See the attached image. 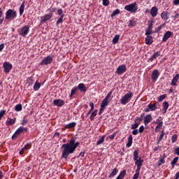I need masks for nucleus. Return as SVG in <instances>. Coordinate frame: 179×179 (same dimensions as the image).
I'll return each instance as SVG.
<instances>
[{
    "label": "nucleus",
    "mask_w": 179,
    "mask_h": 179,
    "mask_svg": "<svg viewBox=\"0 0 179 179\" xmlns=\"http://www.w3.org/2000/svg\"><path fill=\"white\" fill-rule=\"evenodd\" d=\"M74 138H72L68 143L63 144L62 145V156L63 159H68V156L72 155L76 150V148L79 146L80 143L76 142Z\"/></svg>",
    "instance_id": "nucleus-1"
},
{
    "label": "nucleus",
    "mask_w": 179,
    "mask_h": 179,
    "mask_svg": "<svg viewBox=\"0 0 179 179\" xmlns=\"http://www.w3.org/2000/svg\"><path fill=\"white\" fill-rule=\"evenodd\" d=\"M17 16L16 11L12 9H9L6 13V20H13Z\"/></svg>",
    "instance_id": "nucleus-2"
},
{
    "label": "nucleus",
    "mask_w": 179,
    "mask_h": 179,
    "mask_svg": "<svg viewBox=\"0 0 179 179\" xmlns=\"http://www.w3.org/2000/svg\"><path fill=\"white\" fill-rule=\"evenodd\" d=\"M124 9L128 12H131V13H136L138 10V6H136V2L125 6Z\"/></svg>",
    "instance_id": "nucleus-3"
},
{
    "label": "nucleus",
    "mask_w": 179,
    "mask_h": 179,
    "mask_svg": "<svg viewBox=\"0 0 179 179\" xmlns=\"http://www.w3.org/2000/svg\"><path fill=\"white\" fill-rule=\"evenodd\" d=\"M133 96H134V94L132 92H130L129 94H126L120 99L121 104L125 105L127 103H129V101H131V99H132Z\"/></svg>",
    "instance_id": "nucleus-4"
},
{
    "label": "nucleus",
    "mask_w": 179,
    "mask_h": 179,
    "mask_svg": "<svg viewBox=\"0 0 179 179\" xmlns=\"http://www.w3.org/2000/svg\"><path fill=\"white\" fill-rule=\"evenodd\" d=\"M24 132H27V128H24L23 127H20L15 134L12 136V139H16L20 135V134H23Z\"/></svg>",
    "instance_id": "nucleus-5"
},
{
    "label": "nucleus",
    "mask_w": 179,
    "mask_h": 179,
    "mask_svg": "<svg viewBox=\"0 0 179 179\" xmlns=\"http://www.w3.org/2000/svg\"><path fill=\"white\" fill-rule=\"evenodd\" d=\"M108 103H110V101H108V99L107 98H105L101 103V108L99 110V115H101V114H103V112L104 111V110H106V108L107 107V106H108Z\"/></svg>",
    "instance_id": "nucleus-6"
},
{
    "label": "nucleus",
    "mask_w": 179,
    "mask_h": 179,
    "mask_svg": "<svg viewBox=\"0 0 179 179\" xmlns=\"http://www.w3.org/2000/svg\"><path fill=\"white\" fill-rule=\"evenodd\" d=\"M124 72H127V65L122 64L117 67L116 71V73H117V75H122Z\"/></svg>",
    "instance_id": "nucleus-7"
},
{
    "label": "nucleus",
    "mask_w": 179,
    "mask_h": 179,
    "mask_svg": "<svg viewBox=\"0 0 179 179\" xmlns=\"http://www.w3.org/2000/svg\"><path fill=\"white\" fill-rule=\"evenodd\" d=\"M51 62H52V57L48 56L41 61V65H50Z\"/></svg>",
    "instance_id": "nucleus-8"
},
{
    "label": "nucleus",
    "mask_w": 179,
    "mask_h": 179,
    "mask_svg": "<svg viewBox=\"0 0 179 179\" xmlns=\"http://www.w3.org/2000/svg\"><path fill=\"white\" fill-rule=\"evenodd\" d=\"M3 68L5 73H9L12 69V64L8 62L3 63Z\"/></svg>",
    "instance_id": "nucleus-9"
},
{
    "label": "nucleus",
    "mask_w": 179,
    "mask_h": 179,
    "mask_svg": "<svg viewBox=\"0 0 179 179\" xmlns=\"http://www.w3.org/2000/svg\"><path fill=\"white\" fill-rule=\"evenodd\" d=\"M52 17V13L46 14L43 17H41V22L42 23H44L47 22L48 20H50Z\"/></svg>",
    "instance_id": "nucleus-10"
},
{
    "label": "nucleus",
    "mask_w": 179,
    "mask_h": 179,
    "mask_svg": "<svg viewBox=\"0 0 179 179\" xmlns=\"http://www.w3.org/2000/svg\"><path fill=\"white\" fill-rule=\"evenodd\" d=\"M29 26L23 27L21 29V36H22V37H26V36H27V34H29Z\"/></svg>",
    "instance_id": "nucleus-11"
},
{
    "label": "nucleus",
    "mask_w": 179,
    "mask_h": 179,
    "mask_svg": "<svg viewBox=\"0 0 179 179\" xmlns=\"http://www.w3.org/2000/svg\"><path fill=\"white\" fill-rule=\"evenodd\" d=\"M53 104L55 106H57V107H62V106H64V104H65V101H64V100H62V99H55L53 101Z\"/></svg>",
    "instance_id": "nucleus-12"
},
{
    "label": "nucleus",
    "mask_w": 179,
    "mask_h": 179,
    "mask_svg": "<svg viewBox=\"0 0 179 179\" xmlns=\"http://www.w3.org/2000/svg\"><path fill=\"white\" fill-rule=\"evenodd\" d=\"M171 36H173V32L170 31H166L164 35V37H163V39H162V41L164 42H166L169 40V38L170 37H171Z\"/></svg>",
    "instance_id": "nucleus-13"
},
{
    "label": "nucleus",
    "mask_w": 179,
    "mask_h": 179,
    "mask_svg": "<svg viewBox=\"0 0 179 179\" xmlns=\"http://www.w3.org/2000/svg\"><path fill=\"white\" fill-rule=\"evenodd\" d=\"M178 79H179V74H176V76L173 77L171 83V86H177V83L178 82Z\"/></svg>",
    "instance_id": "nucleus-14"
},
{
    "label": "nucleus",
    "mask_w": 179,
    "mask_h": 179,
    "mask_svg": "<svg viewBox=\"0 0 179 179\" xmlns=\"http://www.w3.org/2000/svg\"><path fill=\"white\" fill-rule=\"evenodd\" d=\"M158 10H159L157 8V7H152L150 10L151 16H152V17H156V16H157Z\"/></svg>",
    "instance_id": "nucleus-15"
},
{
    "label": "nucleus",
    "mask_w": 179,
    "mask_h": 179,
    "mask_svg": "<svg viewBox=\"0 0 179 179\" xmlns=\"http://www.w3.org/2000/svg\"><path fill=\"white\" fill-rule=\"evenodd\" d=\"M152 115H147L144 117V124H145V125H148V124H149V122H150L152 121Z\"/></svg>",
    "instance_id": "nucleus-16"
},
{
    "label": "nucleus",
    "mask_w": 179,
    "mask_h": 179,
    "mask_svg": "<svg viewBox=\"0 0 179 179\" xmlns=\"http://www.w3.org/2000/svg\"><path fill=\"white\" fill-rule=\"evenodd\" d=\"M152 43H153V36H147V37L145 38V44H147V45H150V44H152Z\"/></svg>",
    "instance_id": "nucleus-17"
},
{
    "label": "nucleus",
    "mask_w": 179,
    "mask_h": 179,
    "mask_svg": "<svg viewBox=\"0 0 179 179\" xmlns=\"http://www.w3.org/2000/svg\"><path fill=\"white\" fill-rule=\"evenodd\" d=\"M158 78H159V71L155 70L152 74V80H157Z\"/></svg>",
    "instance_id": "nucleus-18"
},
{
    "label": "nucleus",
    "mask_w": 179,
    "mask_h": 179,
    "mask_svg": "<svg viewBox=\"0 0 179 179\" xmlns=\"http://www.w3.org/2000/svg\"><path fill=\"white\" fill-rule=\"evenodd\" d=\"M77 89H79L80 92H87V88L85 87V84L83 83H80L77 87Z\"/></svg>",
    "instance_id": "nucleus-19"
},
{
    "label": "nucleus",
    "mask_w": 179,
    "mask_h": 179,
    "mask_svg": "<svg viewBox=\"0 0 179 179\" xmlns=\"http://www.w3.org/2000/svg\"><path fill=\"white\" fill-rule=\"evenodd\" d=\"M169 15H170V13L169 12H163L161 14V17L162 19H163L164 20H169Z\"/></svg>",
    "instance_id": "nucleus-20"
},
{
    "label": "nucleus",
    "mask_w": 179,
    "mask_h": 179,
    "mask_svg": "<svg viewBox=\"0 0 179 179\" xmlns=\"http://www.w3.org/2000/svg\"><path fill=\"white\" fill-rule=\"evenodd\" d=\"M135 164L137 167H142V164H143V159H142V157H140L139 159H136Z\"/></svg>",
    "instance_id": "nucleus-21"
},
{
    "label": "nucleus",
    "mask_w": 179,
    "mask_h": 179,
    "mask_svg": "<svg viewBox=\"0 0 179 179\" xmlns=\"http://www.w3.org/2000/svg\"><path fill=\"white\" fill-rule=\"evenodd\" d=\"M148 107L150 109V111H155L156 108H157V105H156V103L155 104L150 103L148 105Z\"/></svg>",
    "instance_id": "nucleus-22"
},
{
    "label": "nucleus",
    "mask_w": 179,
    "mask_h": 179,
    "mask_svg": "<svg viewBox=\"0 0 179 179\" xmlns=\"http://www.w3.org/2000/svg\"><path fill=\"white\" fill-rule=\"evenodd\" d=\"M162 107H163L162 110L164 111V114H165V113H167V109L169 108V102L167 101L164 102L162 104Z\"/></svg>",
    "instance_id": "nucleus-23"
},
{
    "label": "nucleus",
    "mask_w": 179,
    "mask_h": 179,
    "mask_svg": "<svg viewBox=\"0 0 179 179\" xmlns=\"http://www.w3.org/2000/svg\"><path fill=\"white\" fill-rule=\"evenodd\" d=\"M76 127V122H73L71 123H69L65 126V128L66 129H71V128H75Z\"/></svg>",
    "instance_id": "nucleus-24"
},
{
    "label": "nucleus",
    "mask_w": 179,
    "mask_h": 179,
    "mask_svg": "<svg viewBox=\"0 0 179 179\" xmlns=\"http://www.w3.org/2000/svg\"><path fill=\"white\" fill-rule=\"evenodd\" d=\"M117 173H118V169H117V168H115L111 172L110 175L108 176V178H113V177H115L117 175Z\"/></svg>",
    "instance_id": "nucleus-25"
},
{
    "label": "nucleus",
    "mask_w": 179,
    "mask_h": 179,
    "mask_svg": "<svg viewBox=\"0 0 179 179\" xmlns=\"http://www.w3.org/2000/svg\"><path fill=\"white\" fill-rule=\"evenodd\" d=\"M157 57H160V52H157L154 55H152V56L150 59V61H154L155 59H156V58H157Z\"/></svg>",
    "instance_id": "nucleus-26"
},
{
    "label": "nucleus",
    "mask_w": 179,
    "mask_h": 179,
    "mask_svg": "<svg viewBox=\"0 0 179 179\" xmlns=\"http://www.w3.org/2000/svg\"><path fill=\"white\" fill-rule=\"evenodd\" d=\"M16 122V119L8 118V120L6 122V125H13Z\"/></svg>",
    "instance_id": "nucleus-27"
},
{
    "label": "nucleus",
    "mask_w": 179,
    "mask_h": 179,
    "mask_svg": "<svg viewBox=\"0 0 179 179\" xmlns=\"http://www.w3.org/2000/svg\"><path fill=\"white\" fill-rule=\"evenodd\" d=\"M41 86V84L38 83V81H36L34 85V90H35V92H37V90L40 89Z\"/></svg>",
    "instance_id": "nucleus-28"
},
{
    "label": "nucleus",
    "mask_w": 179,
    "mask_h": 179,
    "mask_svg": "<svg viewBox=\"0 0 179 179\" xmlns=\"http://www.w3.org/2000/svg\"><path fill=\"white\" fill-rule=\"evenodd\" d=\"M132 135H130L129 136V138H128V142H127V148H131V146H132Z\"/></svg>",
    "instance_id": "nucleus-29"
},
{
    "label": "nucleus",
    "mask_w": 179,
    "mask_h": 179,
    "mask_svg": "<svg viewBox=\"0 0 179 179\" xmlns=\"http://www.w3.org/2000/svg\"><path fill=\"white\" fill-rule=\"evenodd\" d=\"M133 156H134V162L136 161V160H138V157H139V152H138V150H135V151L134 152Z\"/></svg>",
    "instance_id": "nucleus-30"
},
{
    "label": "nucleus",
    "mask_w": 179,
    "mask_h": 179,
    "mask_svg": "<svg viewBox=\"0 0 179 179\" xmlns=\"http://www.w3.org/2000/svg\"><path fill=\"white\" fill-rule=\"evenodd\" d=\"M23 12H24V2H22L20 7V15L22 16L23 15Z\"/></svg>",
    "instance_id": "nucleus-31"
},
{
    "label": "nucleus",
    "mask_w": 179,
    "mask_h": 179,
    "mask_svg": "<svg viewBox=\"0 0 179 179\" xmlns=\"http://www.w3.org/2000/svg\"><path fill=\"white\" fill-rule=\"evenodd\" d=\"M106 136H103L97 142H96V145L99 146V145H101V143H104V139Z\"/></svg>",
    "instance_id": "nucleus-32"
},
{
    "label": "nucleus",
    "mask_w": 179,
    "mask_h": 179,
    "mask_svg": "<svg viewBox=\"0 0 179 179\" xmlns=\"http://www.w3.org/2000/svg\"><path fill=\"white\" fill-rule=\"evenodd\" d=\"M118 40H120V35H115L113 39V44H117Z\"/></svg>",
    "instance_id": "nucleus-33"
},
{
    "label": "nucleus",
    "mask_w": 179,
    "mask_h": 179,
    "mask_svg": "<svg viewBox=\"0 0 179 179\" xmlns=\"http://www.w3.org/2000/svg\"><path fill=\"white\" fill-rule=\"evenodd\" d=\"M178 159H179V157H175V158L172 160L171 164L173 166V167H174V166H176V164H177V162H178Z\"/></svg>",
    "instance_id": "nucleus-34"
},
{
    "label": "nucleus",
    "mask_w": 179,
    "mask_h": 179,
    "mask_svg": "<svg viewBox=\"0 0 179 179\" xmlns=\"http://www.w3.org/2000/svg\"><path fill=\"white\" fill-rule=\"evenodd\" d=\"M129 27H134V26H136V22L132 20H130L129 21Z\"/></svg>",
    "instance_id": "nucleus-35"
},
{
    "label": "nucleus",
    "mask_w": 179,
    "mask_h": 179,
    "mask_svg": "<svg viewBox=\"0 0 179 179\" xmlns=\"http://www.w3.org/2000/svg\"><path fill=\"white\" fill-rule=\"evenodd\" d=\"M96 115H97V110H95L94 112H92L90 116L91 121H94V117H96Z\"/></svg>",
    "instance_id": "nucleus-36"
},
{
    "label": "nucleus",
    "mask_w": 179,
    "mask_h": 179,
    "mask_svg": "<svg viewBox=\"0 0 179 179\" xmlns=\"http://www.w3.org/2000/svg\"><path fill=\"white\" fill-rule=\"evenodd\" d=\"M120 9H116L115 10L112 14H111V17H114V16H117V15H120Z\"/></svg>",
    "instance_id": "nucleus-37"
},
{
    "label": "nucleus",
    "mask_w": 179,
    "mask_h": 179,
    "mask_svg": "<svg viewBox=\"0 0 179 179\" xmlns=\"http://www.w3.org/2000/svg\"><path fill=\"white\" fill-rule=\"evenodd\" d=\"M166 25V24H162V25H160L159 27L155 28V33H159V31H160L162 30V29H163V27Z\"/></svg>",
    "instance_id": "nucleus-38"
},
{
    "label": "nucleus",
    "mask_w": 179,
    "mask_h": 179,
    "mask_svg": "<svg viewBox=\"0 0 179 179\" xmlns=\"http://www.w3.org/2000/svg\"><path fill=\"white\" fill-rule=\"evenodd\" d=\"M57 13L59 16H60V17H64L65 16V15H64V10H62V8L59 9L57 10Z\"/></svg>",
    "instance_id": "nucleus-39"
},
{
    "label": "nucleus",
    "mask_w": 179,
    "mask_h": 179,
    "mask_svg": "<svg viewBox=\"0 0 179 179\" xmlns=\"http://www.w3.org/2000/svg\"><path fill=\"white\" fill-rule=\"evenodd\" d=\"M15 111H22V104H17L15 107Z\"/></svg>",
    "instance_id": "nucleus-40"
},
{
    "label": "nucleus",
    "mask_w": 179,
    "mask_h": 179,
    "mask_svg": "<svg viewBox=\"0 0 179 179\" xmlns=\"http://www.w3.org/2000/svg\"><path fill=\"white\" fill-rule=\"evenodd\" d=\"M140 124H141L140 122H135L134 124H132V125H131V129H136V128H138Z\"/></svg>",
    "instance_id": "nucleus-41"
},
{
    "label": "nucleus",
    "mask_w": 179,
    "mask_h": 179,
    "mask_svg": "<svg viewBox=\"0 0 179 179\" xmlns=\"http://www.w3.org/2000/svg\"><path fill=\"white\" fill-rule=\"evenodd\" d=\"M77 90H78V87H74V88H73V89L71 90V93L70 97H72V96H73V94H74L75 93H76Z\"/></svg>",
    "instance_id": "nucleus-42"
},
{
    "label": "nucleus",
    "mask_w": 179,
    "mask_h": 179,
    "mask_svg": "<svg viewBox=\"0 0 179 179\" xmlns=\"http://www.w3.org/2000/svg\"><path fill=\"white\" fill-rule=\"evenodd\" d=\"M164 136V131H162L158 139V142H161V141H163Z\"/></svg>",
    "instance_id": "nucleus-43"
},
{
    "label": "nucleus",
    "mask_w": 179,
    "mask_h": 179,
    "mask_svg": "<svg viewBox=\"0 0 179 179\" xmlns=\"http://www.w3.org/2000/svg\"><path fill=\"white\" fill-rule=\"evenodd\" d=\"M64 22V17H60L58 20L57 21V26H58L59 24H60V23H63Z\"/></svg>",
    "instance_id": "nucleus-44"
},
{
    "label": "nucleus",
    "mask_w": 179,
    "mask_h": 179,
    "mask_svg": "<svg viewBox=\"0 0 179 179\" xmlns=\"http://www.w3.org/2000/svg\"><path fill=\"white\" fill-rule=\"evenodd\" d=\"M166 99V94H162L158 97V101H163Z\"/></svg>",
    "instance_id": "nucleus-45"
},
{
    "label": "nucleus",
    "mask_w": 179,
    "mask_h": 179,
    "mask_svg": "<svg viewBox=\"0 0 179 179\" xmlns=\"http://www.w3.org/2000/svg\"><path fill=\"white\" fill-rule=\"evenodd\" d=\"M103 5L104 6H108L110 5V1L109 0H103Z\"/></svg>",
    "instance_id": "nucleus-46"
},
{
    "label": "nucleus",
    "mask_w": 179,
    "mask_h": 179,
    "mask_svg": "<svg viewBox=\"0 0 179 179\" xmlns=\"http://www.w3.org/2000/svg\"><path fill=\"white\" fill-rule=\"evenodd\" d=\"M166 162L164 161V158H162L158 163V166H160L162 164H164Z\"/></svg>",
    "instance_id": "nucleus-47"
},
{
    "label": "nucleus",
    "mask_w": 179,
    "mask_h": 179,
    "mask_svg": "<svg viewBox=\"0 0 179 179\" xmlns=\"http://www.w3.org/2000/svg\"><path fill=\"white\" fill-rule=\"evenodd\" d=\"M31 148V143H28L24 147V149L26 150H29Z\"/></svg>",
    "instance_id": "nucleus-48"
},
{
    "label": "nucleus",
    "mask_w": 179,
    "mask_h": 179,
    "mask_svg": "<svg viewBox=\"0 0 179 179\" xmlns=\"http://www.w3.org/2000/svg\"><path fill=\"white\" fill-rule=\"evenodd\" d=\"M175 142H177V135L176 134L172 136V143H174Z\"/></svg>",
    "instance_id": "nucleus-49"
},
{
    "label": "nucleus",
    "mask_w": 179,
    "mask_h": 179,
    "mask_svg": "<svg viewBox=\"0 0 179 179\" xmlns=\"http://www.w3.org/2000/svg\"><path fill=\"white\" fill-rule=\"evenodd\" d=\"M134 121H135V122H140V124H141V121H142V117H136Z\"/></svg>",
    "instance_id": "nucleus-50"
},
{
    "label": "nucleus",
    "mask_w": 179,
    "mask_h": 179,
    "mask_svg": "<svg viewBox=\"0 0 179 179\" xmlns=\"http://www.w3.org/2000/svg\"><path fill=\"white\" fill-rule=\"evenodd\" d=\"M6 113V110H1L0 112V120H2V117H3V115Z\"/></svg>",
    "instance_id": "nucleus-51"
},
{
    "label": "nucleus",
    "mask_w": 179,
    "mask_h": 179,
    "mask_svg": "<svg viewBox=\"0 0 179 179\" xmlns=\"http://www.w3.org/2000/svg\"><path fill=\"white\" fill-rule=\"evenodd\" d=\"M145 131V127L143 126H141L138 130L140 134H142Z\"/></svg>",
    "instance_id": "nucleus-52"
},
{
    "label": "nucleus",
    "mask_w": 179,
    "mask_h": 179,
    "mask_svg": "<svg viewBox=\"0 0 179 179\" xmlns=\"http://www.w3.org/2000/svg\"><path fill=\"white\" fill-rule=\"evenodd\" d=\"M163 127V122H158V125L156 127V128H158V129H160Z\"/></svg>",
    "instance_id": "nucleus-53"
},
{
    "label": "nucleus",
    "mask_w": 179,
    "mask_h": 179,
    "mask_svg": "<svg viewBox=\"0 0 179 179\" xmlns=\"http://www.w3.org/2000/svg\"><path fill=\"white\" fill-rule=\"evenodd\" d=\"M153 34V31H149V29H147L145 32V36H150V34Z\"/></svg>",
    "instance_id": "nucleus-54"
},
{
    "label": "nucleus",
    "mask_w": 179,
    "mask_h": 179,
    "mask_svg": "<svg viewBox=\"0 0 179 179\" xmlns=\"http://www.w3.org/2000/svg\"><path fill=\"white\" fill-rule=\"evenodd\" d=\"M90 106L91 107V111H93V110H94V103H93V102H90Z\"/></svg>",
    "instance_id": "nucleus-55"
},
{
    "label": "nucleus",
    "mask_w": 179,
    "mask_h": 179,
    "mask_svg": "<svg viewBox=\"0 0 179 179\" xmlns=\"http://www.w3.org/2000/svg\"><path fill=\"white\" fill-rule=\"evenodd\" d=\"M138 134H139V131H138V129H135L132 131V134L133 135H138Z\"/></svg>",
    "instance_id": "nucleus-56"
},
{
    "label": "nucleus",
    "mask_w": 179,
    "mask_h": 179,
    "mask_svg": "<svg viewBox=\"0 0 179 179\" xmlns=\"http://www.w3.org/2000/svg\"><path fill=\"white\" fill-rule=\"evenodd\" d=\"M148 27H153V21H148Z\"/></svg>",
    "instance_id": "nucleus-57"
},
{
    "label": "nucleus",
    "mask_w": 179,
    "mask_h": 179,
    "mask_svg": "<svg viewBox=\"0 0 179 179\" xmlns=\"http://www.w3.org/2000/svg\"><path fill=\"white\" fill-rule=\"evenodd\" d=\"M175 155H177L178 156H179V148H177L176 149H175Z\"/></svg>",
    "instance_id": "nucleus-58"
},
{
    "label": "nucleus",
    "mask_w": 179,
    "mask_h": 179,
    "mask_svg": "<svg viewBox=\"0 0 179 179\" xmlns=\"http://www.w3.org/2000/svg\"><path fill=\"white\" fill-rule=\"evenodd\" d=\"M114 138H115V133H114L113 134L109 136V139H114Z\"/></svg>",
    "instance_id": "nucleus-59"
},
{
    "label": "nucleus",
    "mask_w": 179,
    "mask_h": 179,
    "mask_svg": "<svg viewBox=\"0 0 179 179\" xmlns=\"http://www.w3.org/2000/svg\"><path fill=\"white\" fill-rule=\"evenodd\" d=\"M178 17H179V14L178 13L176 14L175 16H172V17H173L174 20L178 19Z\"/></svg>",
    "instance_id": "nucleus-60"
},
{
    "label": "nucleus",
    "mask_w": 179,
    "mask_h": 179,
    "mask_svg": "<svg viewBox=\"0 0 179 179\" xmlns=\"http://www.w3.org/2000/svg\"><path fill=\"white\" fill-rule=\"evenodd\" d=\"M4 47H5V45L3 43L0 45V52L1 51H2V50H3Z\"/></svg>",
    "instance_id": "nucleus-61"
},
{
    "label": "nucleus",
    "mask_w": 179,
    "mask_h": 179,
    "mask_svg": "<svg viewBox=\"0 0 179 179\" xmlns=\"http://www.w3.org/2000/svg\"><path fill=\"white\" fill-rule=\"evenodd\" d=\"M140 171H141V168L140 167H137V169L136 170V174H138L139 175Z\"/></svg>",
    "instance_id": "nucleus-62"
},
{
    "label": "nucleus",
    "mask_w": 179,
    "mask_h": 179,
    "mask_svg": "<svg viewBox=\"0 0 179 179\" xmlns=\"http://www.w3.org/2000/svg\"><path fill=\"white\" fill-rule=\"evenodd\" d=\"M138 177H139V175L138 173H135L134 175L133 179H138Z\"/></svg>",
    "instance_id": "nucleus-63"
},
{
    "label": "nucleus",
    "mask_w": 179,
    "mask_h": 179,
    "mask_svg": "<svg viewBox=\"0 0 179 179\" xmlns=\"http://www.w3.org/2000/svg\"><path fill=\"white\" fill-rule=\"evenodd\" d=\"M173 3H174L175 5H179V0H174V1H173Z\"/></svg>",
    "instance_id": "nucleus-64"
}]
</instances>
